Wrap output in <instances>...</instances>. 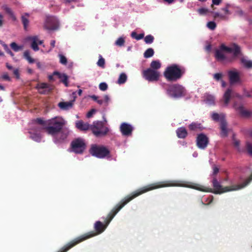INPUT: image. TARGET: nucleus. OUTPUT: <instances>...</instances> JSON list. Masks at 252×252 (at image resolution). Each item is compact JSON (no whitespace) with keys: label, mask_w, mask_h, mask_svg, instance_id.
Masks as SVG:
<instances>
[{"label":"nucleus","mask_w":252,"mask_h":252,"mask_svg":"<svg viewBox=\"0 0 252 252\" xmlns=\"http://www.w3.org/2000/svg\"><path fill=\"white\" fill-rule=\"evenodd\" d=\"M149 190H141L140 191L138 192L134 191L131 195H129L126 196L125 198L122 200L119 204H117L108 214L106 218L104 219V224L100 221H97L95 222L94 225V228L96 232H89L87 233L84 234L75 238L67 243L57 252H67L69 250L78 244L103 232L115 216L125 205L136 197Z\"/></svg>","instance_id":"nucleus-1"},{"label":"nucleus","mask_w":252,"mask_h":252,"mask_svg":"<svg viewBox=\"0 0 252 252\" xmlns=\"http://www.w3.org/2000/svg\"><path fill=\"white\" fill-rule=\"evenodd\" d=\"M47 125L51 126L47 128L48 134L51 135L55 143H60L65 139L69 131L65 132L61 131L63 126L66 124L65 121L62 117H56L47 122Z\"/></svg>","instance_id":"nucleus-2"},{"label":"nucleus","mask_w":252,"mask_h":252,"mask_svg":"<svg viewBox=\"0 0 252 252\" xmlns=\"http://www.w3.org/2000/svg\"><path fill=\"white\" fill-rule=\"evenodd\" d=\"M169 187H179L189 188L193 189H201V187L199 184L180 181H169L157 183L151 185L148 189H156L157 188Z\"/></svg>","instance_id":"nucleus-3"},{"label":"nucleus","mask_w":252,"mask_h":252,"mask_svg":"<svg viewBox=\"0 0 252 252\" xmlns=\"http://www.w3.org/2000/svg\"><path fill=\"white\" fill-rule=\"evenodd\" d=\"M183 71L176 65L168 67L164 72L165 77L169 81H175L182 76Z\"/></svg>","instance_id":"nucleus-4"},{"label":"nucleus","mask_w":252,"mask_h":252,"mask_svg":"<svg viewBox=\"0 0 252 252\" xmlns=\"http://www.w3.org/2000/svg\"><path fill=\"white\" fill-rule=\"evenodd\" d=\"M221 62L225 59L230 57L237 56L240 53V48L238 47L234 46L232 47H229L223 44H221Z\"/></svg>","instance_id":"nucleus-5"},{"label":"nucleus","mask_w":252,"mask_h":252,"mask_svg":"<svg viewBox=\"0 0 252 252\" xmlns=\"http://www.w3.org/2000/svg\"><path fill=\"white\" fill-rule=\"evenodd\" d=\"M91 129L96 136L104 135L109 131L108 128L105 126L102 122L100 121L94 122L93 124L91 126Z\"/></svg>","instance_id":"nucleus-6"},{"label":"nucleus","mask_w":252,"mask_h":252,"mask_svg":"<svg viewBox=\"0 0 252 252\" xmlns=\"http://www.w3.org/2000/svg\"><path fill=\"white\" fill-rule=\"evenodd\" d=\"M168 94L173 98H178L186 94V90L181 86L175 85L169 87L167 90Z\"/></svg>","instance_id":"nucleus-7"},{"label":"nucleus","mask_w":252,"mask_h":252,"mask_svg":"<svg viewBox=\"0 0 252 252\" xmlns=\"http://www.w3.org/2000/svg\"><path fill=\"white\" fill-rule=\"evenodd\" d=\"M91 154L98 158H104L109 156V152L103 146H93L90 150Z\"/></svg>","instance_id":"nucleus-8"},{"label":"nucleus","mask_w":252,"mask_h":252,"mask_svg":"<svg viewBox=\"0 0 252 252\" xmlns=\"http://www.w3.org/2000/svg\"><path fill=\"white\" fill-rule=\"evenodd\" d=\"M86 148V144L83 139L77 138L71 142V151L76 154H81Z\"/></svg>","instance_id":"nucleus-9"},{"label":"nucleus","mask_w":252,"mask_h":252,"mask_svg":"<svg viewBox=\"0 0 252 252\" xmlns=\"http://www.w3.org/2000/svg\"><path fill=\"white\" fill-rule=\"evenodd\" d=\"M143 76L146 80L149 81H156L158 80L160 76L159 71L148 68L143 70L142 72Z\"/></svg>","instance_id":"nucleus-10"},{"label":"nucleus","mask_w":252,"mask_h":252,"mask_svg":"<svg viewBox=\"0 0 252 252\" xmlns=\"http://www.w3.org/2000/svg\"><path fill=\"white\" fill-rule=\"evenodd\" d=\"M228 76L230 83L234 85L237 83H240V73L236 69H232L228 71Z\"/></svg>","instance_id":"nucleus-11"},{"label":"nucleus","mask_w":252,"mask_h":252,"mask_svg":"<svg viewBox=\"0 0 252 252\" xmlns=\"http://www.w3.org/2000/svg\"><path fill=\"white\" fill-rule=\"evenodd\" d=\"M208 142V137L203 134L198 135L196 139L197 145L201 149H204L207 147Z\"/></svg>","instance_id":"nucleus-12"},{"label":"nucleus","mask_w":252,"mask_h":252,"mask_svg":"<svg viewBox=\"0 0 252 252\" xmlns=\"http://www.w3.org/2000/svg\"><path fill=\"white\" fill-rule=\"evenodd\" d=\"M27 40L31 41V47L35 51L39 50L38 45L43 43V41L40 40L37 36L29 37L27 38Z\"/></svg>","instance_id":"nucleus-13"},{"label":"nucleus","mask_w":252,"mask_h":252,"mask_svg":"<svg viewBox=\"0 0 252 252\" xmlns=\"http://www.w3.org/2000/svg\"><path fill=\"white\" fill-rule=\"evenodd\" d=\"M120 129L123 135L128 136L131 134L133 128L130 125L124 123L121 125Z\"/></svg>","instance_id":"nucleus-14"},{"label":"nucleus","mask_w":252,"mask_h":252,"mask_svg":"<svg viewBox=\"0 0 252 252\" xmlns=\"http://www.w3.org/2000/svg\"><path fill=\"white\" fill-rule=\"evenodd\" d=\"M40 127L39 126H36L35 129H31L30 131V133L31 134V137L34 141L39 142L41 140V136L40 135L38 134V132L39 131V129Z\"/></svg>","instance_id":"nucleus-15"},{"label":"nucleus","mask_w":252,"mask_h":252,"mask_svg":"<svg viewBox=\"0 0 252 252\" xmlns=\"http://www.w3.org/2000/svg\"><path fill=\"white\" fill-rule=\"evenodd\" d=\"M36 88L40 94H45L51 90V87L47 84L42 83L38 84Z\"/></svg>","instance_id":"nucleus-16"},{"label":"nucleus","mask_w":252,"mask_h":252,"mask_svg":"<svg viewBox=\"0 0 252 252\" xmlns=\"http://www.w3.org/2000/svg\"><path fill=\"white\" fill-rule=\"evenodd\" d=\"M76 127L81 130H87L90 128L91 126L87 123H84L82 121H78L76 122Z\"/></svg>","instance_id":"nucleus-17"},{"label":"nucleus","mask_w":252,"mask_h":252,"mask_svg":"<svg viewBox=\"0 0 252 252\" xmlns=\"http://www.w3.org/2000/svg\"><path fill=\"white\" fill-rule=\"evenodd\" d=\"M54 75H56L58 78L60 79L61 81L65 85V86H68V76L65 74L55 72H54Z\"/></svg>","instance_id":"nucleus-18"},{"label":"nucleus","mask_w":252,"mask_h":252,"mask_svg":"<svg viewBox=\"0 0 252 252\" xmlns=\"http://www.w3.org/2000/svg\"><path fill=\"white\" fill-rule=\"evenodd\" d=\"M74 100L68 102H61L58 104L59 107L63 110H67L72 108Z\"/></svg>","instance_id":"nucleus-19"},{"label":"nucleus","mask_w":252,"mask_h":252,"mask_svg":"<svg viewBox=\"0 0 252 252\" xmlns=\"http://www.w3.org/2000/svg\"><path fill=\"white\" fill-rule=\"evenodd\" d=\"M111 98L108 94H105L103 95L102 99L97 100V103L100 105H104L105 106H108L109 102H110Z\"/></svg>","instance_id":"nucleus-20"},{"label":"nucleus","mask_w":252,"mask_h":252,"mask_svg":"<svg viewBox=\"0 0 252 252\" xmlns=\"http://www.w3.org/2000/svg\"><path fill=\"white\" fill-rule=\"evenodd\" d=\"M232 91L230 89H227L223 94L224 104L226 106L231 98Z\"/></svg>","instance_id":"nucleus-21"},{"label":"nucleus","mask_w":252,"mask_h":252,"mask_svg":"<svg viewBox=\"0 0 252 252\" xmlns=\"http://www.w3.org/2000/svg\"><path fill=\"white\" fill-rule=\"evenodd\" d=\"M177 134L179 138H184L187 135L186 129L184 127H180L177 130Z\"/></svg>","instance_id":"nucleus-22"},{"label":"nucleus","mask_w":252,"mask_h":252,"mask_svg":"<svg viewBox=\"0 0 252 252\" xmlns=\"http://www.w3.org/2000/svg\"><path fill=\"white\" fill-rule=\"evenodd\" d=\"M24 58L28 62L30 63H33L35 62V60L33 59L30 55V53L29 51L26 50L23 53Z\"/></svg>","instance_id":"nucleus-23"},{"label":"nucleus","mask_w":252,"mask_h":252,"mask_svg":"<svg viewBox=\"0 0 252 252\" xmlns=\"http://www.w3.org/2000/svg\"><path fill=\"white\" fill-rule=\"evenodd\" d=\"M241 63L242 65L246 68H252V61L249 60L246 58H242L241 60Z\"/></svg>","instance_id":"nucleus-24"},{"label":"nucleus","mask_w":252,"mask_h":252,"mask_svg":"<svg viewBox=\"0 0 252 252\" xmlns=\"http://www.w3.org/2000/svg\"><path fill=\"white\" fill-rule=\"evenodd\" d=\"M228 130L226 127V123L224 121H221V137H226Z\"/></svg>","instance_id":"nucleus-25"},{"label":"nucleus","mask_w":252,"mask_h":252,"mask_svg":"<svg viewBox=\"0 0 252 252\" xmlns=\"http://www.w3.org/2000/svg\"><path fill=\"white\" fill-rule=\"evenodd\" d=\"M10 47L15 52H18L21 51L23 49V46L19 45L16 43L13 42L10 45Z\"/></svg>","instance_id":"nucleus-26"},{"label":"nucleus","mask_w":252,"mask_h":252,"mask_svg":"<svg viewBox=\"0 0 252 252\" xmlns=\"http://www.w3.org/2000/svg\"><path fill=\"white\" fill-rule=\"evenodd\" d=\"M29 15L28 14H25L22 16V21L24 25L25 29H27L29 26V21L28 19Z\"/></svg>","instance_id":"nucleus-27"},{"label":"nucleus","mask_w":252,"mask_h":252,"mask_svg":"<svg viewBox=\"0 0 252 252\" xmlns=\"http://www.w3.org/2000/svg\"><path fill=\"white\" fill-rule=\"evenodd\" d=\"M161 67V63L159 61H153L151 63V69L157 70Z\"/></svg>","instance_id":"nucleus-28"},{"label":"nucleus","mask_w":252,"mask_h":252,"mask_svg":"<svg viewBox=\"0 0 252 252\" xmlns=\"http://www.w3.org/2000/svg\"><path fill=\"white\" fill-rule=\"evenodd\" d=\"M127 80V76L124 73H122L120 74L119 78L117 81V83L119 84H122L125 83Z\"/></svg>","instance_id":"nucleus-29"},{"label":"nucleus","mask_w":252,"mask_h":252,"mask_svg":"<svg viewBox=\"0 0 252 252\" xmlns=\"http://www.w3.org/2000/svg\"><path fill=\"white\" fill-rule=\"evenodd\" d=\"M214 100V97L212 95L207 94L204 96V101L208 104L213 103Z\"/></svg>","instance_id":"nucleus-30"},{"label":"nucleus","mask_w":252,"mask_h":252,"mask_svg":"<svg viewBox=\"0 0 252 252\" xmlns=\"http://www.w3.org/2000/svg\"><path fill=\"white\" fill-rule=\"evenodd\" d=\"M125 42V38L123 36L119 37L115 41V44L118 46H122Z\"/></svg>","instance_id":"nucleus-31"},{"label":"nucleus","mask_w":252,"mask_h":252,"mask_svg":"<svg viewBox=\"0 0 252 252\" xmlns=\"http://www.w3.org/2000/svg\"><path fill=\"white\" fill-rule=\"evenodd\" d=\"M197 12L200 15H207L210 12V10L207 8L201 7L197 10Z\"/></svg>","instance_id":"nucleus-32"},{"label":"nucleus","mask_w":252,"mask_h":252,"mask_svg":"<svg viewBox=\"0 0 252 252\" xmlns=\"http://www.w3.org/2000/svg\"><path fill=\"white\" fill-rule=\"evenodd\" d=\"M131 36L133 38L139 40L142 39L144 37V33H142L139 34H137L136 32H131Z\"/></svg>","instance_id":"nucleus-33"},{"label":"nucleus","mask_w":252,"mask_h":252,"mask_svg":"<svg viewBox=\"0 0 252 252\" xmlns=\"http://www.w3.org/2000/svg\"><path fill=\"white\" fill-rule=\"evenodd\" d=\"M154 53V50L152 48L148 49L144 53V57L146 58L151 57Z\"/></svg>","instance_id":"nucleus-34"},{"label":"nucleus","mask_w":252,"mask_h":252,"mask_svg":"<svg viewBox=\"0 0 252 252\" xmlns=\"http://www.w3.org/2000/svg\"><path fill=\"white\" fill-rule=\"evenodd\" d=\"M154 40V37L151 35H147L145 38L144 41L147 44L152 43Z\"/></svg>","instance_id":"nucleus-35"},{"label":"nucleus","mask_w":252,"mask_h":252,"mask_svg":"<svg viewBox=\"0 0 252 252\" xmlns=\"http://www.w3.org/2000/svg\"><path fill=\"white\" fill-rule=\"evenodd\" d=\"M105 64V60L101 56H99V60L97 63V64L100 67H104Z\"/></svg>","instance_id":"nucleus-36"},{"label":"nucleus","mask_w":252,"mask_h":252,"mask_svg":"<svg viewBox=\"0 0 252 252\" xmlns=\"http://www.w3.org/2000/svg\"><path fill=\"white\" fill-rule=\"evenodd\" d=\"M99 89L102 91H105L108 89V85L105 82H102L99 85Z\"/></svg>","instance_id":"nucleus-37"},{"label":"nucleus","mask_w":252,"mask_h":252,"mask_svg":"<svg viewBox=\"0 0 252 252\" xmlns=\"http://www.w3.org/2000/svg\"><path fill=\"white\" fill-rule=\"evenodd\" d=\"M60 62L63 64H66L67 63V59L65 56L62 54L59 55Z\"/></svg>","instance_id":"nucleus-38"},{"label":"nucleus","mask_w":252,"mask_h":252,"mask_svg":"<svg viewBox=\"0 0 252 252\" xmlns=\"http://www.w3.org/2000/svg\"><path fill=\"white\" fill-rule=\"evenodd\" d=\"M207 27L210 30H214L216 27V24L214 22H209L207 24Z\"/></svg>","instance_id":"nucleus-39"},{"label":"nucleus","mask_w":252,"mask_h":252,"mask_svg":"<svg viewBox=\"0 0 252 252\" xmlns=\"http://www.w3.org/2000/svg\"><path fill=\"white\" fill-rule=\"evenodd\" d=\"M189 127L191 130H196L197 128H200V126L195 123H192L189 126Z\"/></svg>","instance_id":"nucleus-40"},{"label":"nucleus","mask_w":252,"mask_h":252,"mask_svg":"<svg viewBox=\"0 0 252 252\" xmlns=\"http://www.w3.org/2000/svg\"><path fill=\"white\" fill-rule=\"evenodd\" d=\"M57 22V19L56 18H54V17H49L47 18V22L50 24V25H52V24H53L54 23H55Z\"/></svg>","instance_id":"nucleus-41"},{"label":"nucleus","mask_w":252,"mask_h":252,"mask_svg":"<svg viewBox=\"0 0 252 252\" xmlns=\"http://www.w3.org/2000/svg\"><path fill=\"white\" fill-rule=\"evenodd\" d=\"M212 118L214 121L218 122L220 120V115L216 113H213L212 115Z\"/></svg>","instance_id":"nucleus-42"},{"label":"nucleus","mask_w":252,"mask_h":252,"mask_svg":"<svg viewBox=\"0 0 252 252\" xmlns=\"http://www.w3.org/2000/svg\"><path fill=\"white\" fill-rule=\"evenodd\" d=\"M96 112V110L93 109L88 112L87 114V117L90 118L93 116V115Z\"/></svg>","instance_id":"nucleus-43"},{"label":"nucleus","mask_w":252,"mask_h":252,"mask_svg":"<svg viewBox=\"0 0 252 252\" xmlns=\"http://www.w3.org/2000/svg\"><path fill=\"white\" fill-rule=\"evenodd\" d=\"M247 148L249 153L252 155V145L249 142L247 143Z\"/></svg>","instance_id":"nucleus-44"},{"label":"nucleus","mask_w":252,"mask_h":252,"mask_svg":"<svg viewBox=\"0 0 252 252\" xmlns=\"http://www.w3.org/2000/svg\"><path fill=\"white\" fill-rule=\"evenodd\" d=\"M2 9L4 10L8 14L11 13L12 10L7 5H3L2 6Z\"/></svg>","instance_id":"nucleus-45"},{"label":"nucleus","mask_w":252,"mask_h":252,"mask_svg":"<svg viewBox=\"0 0 252 252\" xmlns=\"http://www.w3.org/2000/svg\"><path fill=\"white\" fill-rule=\"evenodd\" d=\"M241 113L244 116H246V117L250 116L252 114V113L251 112H250L247 110H243L242 111Z\"/></svg>","instance_id":"nucleus-46"},{"label":"nucleus","mask_w":252,"mask_h":252,"mask_svg":"<svg viewBox=\"0 0 252 252\" xmlns=\"http://www.w3.org/2000/svg\"><path fill=\"white\" fill-rule=\"evenodd\" d=\"M249 182H250V180H246L245 181H244V182L243 183L239 185L238 188L241 189V188H243L245 187L246 185H247L249 183Z\"/></svg>","instance_id":"nucleus-47"},{"label":"nucleus","mask_w":252,"mask_h":252,"mask_svg":"<svg viewBox=\"0 0 252 252\" xmlns=\"http://www.w3.org/2000/svg\"><path fill=\"white\" fill-rule=\"evenodd\" d=\"M13 73L16 76V78L19 79L20 77L19 70L18 69H13Z\"/></svg>","instance_id":"nucleus-48"},{"label":"nucleus","mask_w":252,"mask_h":252,"mask_svg":"<svg viewBox=\"0 0 252 252\" xmlns=\"http://www.w3.org/2000/svg\"><path fill=\"white\" fill-rule=\"evenodd\" d=\"M213 174L214 175H216L219 171V169L216 167L215 165H214L213 167Z\"/></svg>","instance_id":"nucleus-49"},{"label":"nucleus","mask_w":252,"mask_h":252,"mask_svg":"<svg viewBox=\"0 0 252 252\" xmlns=\"http://www.w3.org/2000/svg\"><path fill=\"white\" fill-rule=\"evenodd\" d=\"M8 15H9L10 18L12 20H13L14 21H16V16L14 15V14L12 11L11 12V13H9Z\"/></svg>","instance_id":"nucleus-50"},{"label":"nucleus","mask_w":252,"mask_h":252,"mask_svg":"<svg viewBox=\"0 0 252 252\" xmlns=\"http://www.w3.org/2000/svg\"><path fill=\"white\" fill-rule=\"evenodd\" d=\"M214 78L215 80L219 81L220 78V73H216L214 75Z\"/></svg>","instance_id":"nucleus-51"},{"label":"nucleus","mask_w":252,"mask_h":252,"mask_svg":"<svg viewBox=\"0 0 252 252\" xmlns=\"http://www.w3.org/2000/svg\"><path fill=\"white\" fill-rule=\"evenodd\" d=\"M220 0H212V7H213V5H219L220 3Z\"/></svg>","instance_id":"nucleus-52"},{"label":"nucleus","mask_w":252,"mask_h":252,"mask_svg":"<svg viewBox=\"0 0 252 252\" xmlns=\"http://www.w3.org/2000/svg\"><path fill=\"white\" fill-rule=\"evenodd\" d=\"M0 43L3 47L4 49L6 52H7V51H8L9 50L8 46L6 44H5L4 43L0 41Z\"/></svg>","instance_id":"nucleus-53"},{"label":"nucleus","mask_w":252,"mask_h":252,"mask_svg":"<svg viewBox=\"0 0 252 252\" xmlns=\"http://www.w3.org/2000/svg\"><path fill=\"white\" fill-rule=\"evenodd\" d=\"M215 56L217 60H220V53L219 51H216Z\"/></svg>","instance_id":"nucleus-54"},{"label":"nucleus","mask_w":252,"mask_h":252,"mask_svg":"<svg viewBox=\"0 0 252 252\" xmlns=\"http://www.w3.org/2000/svg\"><path fill=\"white\" fill-rule=\"evenodd\" d=\"M4 20L3 16L0 13V27L3 24Z\"/></svg>","instance_id":"nucleus-55"},{"label":"nucleus","mask_w":252,"mask_h":252,"mask_svg":"<svg viewBox=\"0 0 252 252\" xmlns=\"http://www.w3.org/2000/svg\"><path fill=\"white\" fill-rule=\"evenodd\" d=\"M2 78L3 79H4L5 80H8V81L10 80V79L9 77L8 76V75L7 74H4L2 76Z\"/></svg>","instance_id":"nucleus-56"},{"label":"nucleus","mask_w":252,"mask_h":252,"mask_svg":"<svg viewBox=\"0 0 252 252\" xmlns=\"http://www.w3.org/2000/svg\"><path fill=\"white\" fill-rule=\"evenodd\" d=\"M90 97L91 98H92V99H93L94 100L96 101V102H97V100H99V99H98L97 96H96L95 95H91V96H90Z\"/></svg>","instance_id":"nucleus-57"},{"label":"nucleus","mask_w":252,"mask_h":252,"mask_svg":"<svg viewBox=\"0 0 252 252\" xmlns=\"http://www.w3.org/2000/svg\"><path fill=\"white\" fill-rule=\"evenodd\" d=\"M36 65L38 68H39V69L42 68V64L41 63L38 62H36Z\"/></svg>","instance_id":"nucleus-58"},{"label":"nucleus","mask_w":252,"mask_h":252,"mask_svg":"<svg viewBox=\"0 0 252 252\" xmlns=\"http://www.w3.org/2000/svg\"><path fill=\"white\" fill-rule=\"evenodd\" d=\"M165 2H167L168 4H171L173 3L175 0H163Z\"/></svg>","instance_id":"nucleus-59"},{"label":"nucleus","mask_w":252,"mask_h":252,"mask_svg":"<svg viewBox=\"0 0 252 252\" xmlns=\"http://www.w3.org/2000/svg\"><path fill=\"white\" fill-rule=\"evenodd\" d=\"M8 54H9L12 57H14V54L11 52V51L9 49L8 51L6 52Z\"/></svg>","instance_id":"nucleus-60"},{"label":"nucleus","mask_w":252,"mask_h":252,"mask_svg":"<svg viewBox=\"0 0 252 252\" xmlns=\"http://www.w3.org/2000/svg\"><path fill=\"white\" fill-rule=\"evenodd\" d=\"M6 65L8 69H9V70L13 69L12 66L11 65H9L8 63H6Z\"/></svg>","instance_id":"nucleus-61"},{"label":"nucleus","mask_w":252,"mask_h":252,"mask_svg":"<svg viewBox=\"0 0 252 252\" xmlns=\"http://www.w3.org/2000/svg\"><path fill=\"white\" fill-rule=\"evenodd\" d=\"M51 45L52 47V48L55 47V40L51 41Z\"/></svg>","instance_id":"nucleus-62"},{"label":"nucleus","mask_w":252,"mask_h":252,"mask_svg":"<svg viewBox=\"0 0 252 252\" xmlns=\"http://www.w3.org/2000/svg\"><path fill=\"white\" fill-rule=\"evenodd\" d=\"M214 190V193H215V194H220V190L218 189V190Z\"/></svg>","instance_id":"nucleus-63"},{"label":"nucleus","mask_w":252,"mask_h":252,"mask_svg":"<svg viewBox=\"0 0 252 252\" xmlns=\"http://www.w3.org/2000/svg\"><path fill=\"white\" fill-rule=\"evenodd\" d=\"M213 184H214V186H215V187H218V185H217V184H218V183H217V181H216V180H214V181H213Z\"/></svg>","instance_id":"nucleus-64"}]
</instances>
